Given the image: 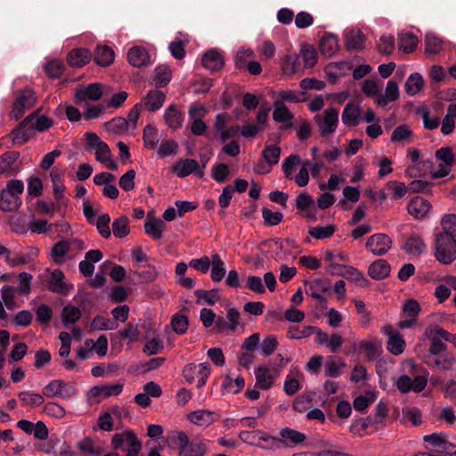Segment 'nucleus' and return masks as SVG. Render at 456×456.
Here are the masks:
<instances>
[{
  "label": "nucleus",
  "instance_id": "f03ea898",
  "mask_svg": "<svg viewBox=\"0 0 456 456\" xmlns=\"http://www.w3.org/2000/svg\"><path fill=\"white\" fill-rule=\"evenodd\" d=\"M24 184L20 180H10L6 187L0 192V208L4 212L18 210L21 205L20 195L23 193Z\"/></svg>",
  "mask_w": 456,
  "mask_h": 456
},
{
  "label": "nucleus",
  "instance_id": "e2e57ef3",
  "mask_svg": "<svg viewBox=\"0 0 456 456\" xmlns=\"http://www.w3.org/2000/svg\"><path fill=\"white\" fill-rule=\"evenodd\" d=\"M454 356L452 354L442 353L440 355H435L434 361L431 365L437 367L438 369L448 370L452 368L454 363Z\"/></svg>",
  "mask_w": 456,
  "mask_h": 456
},
{
  "label": "nucleus",
  "instance_id": "7ed1b4c3",
  "mask_svg": "<svg viewBox=\"0 0 456 456\" xmlns=\"http://www.w3.org/2000/svg\"><path fill=\"white\" fill-rule=\"evenodd\" d=\"M435 257L444 265H450L456 259V240L453 236L442 232L436 234Z\"/></svg>",
  "mask_w": 456,
  "mask_h": 456
},
{
  "label": "nucleus",
  "instance_id": "c9c22d12",
  "mask_svg": "<svg viewBox=\"0 0 456 456\" xmlns=\"http://www.w3.org/2000/svg\"><path fill=\"white\" fill-rule=\"evenodd\" d=\"M360 118V108L357 104L348 102L342 112V122L348 126H356Z\"/></svg>",
  "mask_w": 456,
  "mask_h": 456
},
{
  "label": "nucleus",
  "instance_id": "0e129e2a",
  "mask_svg": "<svg viewBox=\"0 0 456 456\" xmlns=\"http://www.w3.org/2000/svg\"><path fill=\"white\" fill-rule=\"evenodd\" d=\"M281 151V148L276 145H267L262 151V158L265 162L273 167L279 162Z\"/></svg>",
  "mask_w": 456,
  "mask_h": 456
},
{
  "label": "nucleus",
  "instance_id": "39448f33",
  "mask_svg": "<svg viewBox=\"0 0 456 456\" xmlns=\"http://www.w3.org/2000/svg\"><path fill=\"white\" fill-rule=\"evenodd\" d=\"M176 443L179 456H205L208 452V443L204 440H189L184 432L176 433Z\"/></svg>",
  "mask_w": 456,
  "mask_h": 456
},
{
  "label": "nucleus",
  "instance_id": "de8ad7c7",
  "mask_svg": "<svg viewBox=\"0 0 456 456\" xmlns=\"http://www.w3.org/2000/svg\"><path fill=\"white\" fill-rule=\"evenodd\" d=\"M258 444L256 445V447H259L264 450L280 449V442L278 436H272L264 430H261L260 433H258Z\"/></svg>",
  "mask_w": 456,
  "mask_h": 456
},
{
  "label": "nucleus",
  "instance_id": "e433bc0d",
  "mask_svg": "<svg viewBox=\"0 0 456 456\" xmlns=\"http://www.w3.org/2000/svg\"><path fill=\"white\" fill-rule=\"evenodd\" d=\"M18 398L25 407L36 408L45 403L43 395L31 391H21L18 394Z\"/></svg>",
  "mask_w": 456,
  "mask_h": 456
},
{
  "label": "nucleus",
  "instance_id": "13d9d810",
  "mask_svg": "<svg viewBox=\"0 0 456 456\" xmlns=\"http://www.w3.org/2000/svg\"><path fill=\"white\" fill-rule=\"evenodd\" d=\"M27 118H32L33 119L29 122V126L32 131L35 130L38 132H44L48 130L53 126V120L46 116H37V115H29Z\"/></svg>",
  "mask_w": 456,
  "mask_h": 456
},
{
  "label": "nucleus",
  "instance_id": "c756f323",
  "mask_svg": "<svg viewBox=\"0 0 456 456\" xmlns=\"http://www.w3.org/2000/svg\"><path fill=\"white\" fill-rule=\"evenodd\" d=\"M91 60V53L86 48H77L72 50L68 55L67 61L70 66L82 67Z\"/></svg>",
  "mask_w": 456,
  "mask_h": 456
},
{
  "label": "nucleus",
  "instance_id": "6ab92c4d",
  "mask_svg": "<svg viewBox=\"0 0 456 456\" xmlns=\"http://www.w3.org/2000/svg\"><path fill=\"white\" fill-rule=\"evenodd\" d=\"M306 294L318 300L322 305H326L327 298L324 294L330 290L329 283L322 279H315L306 283Z\"/></svg>",
  "mask_w": 456,
  "mask_h": 456
},
{
  "label": "nucleus",
  "instance_id": "79ce46f5",
  "mask_svg": "<svg viewBox=\"0 0 456 456\" xmlns=\"http://www.w3.org/2000/svg\"><path fill=\"white\" fill-rule=\"evenodd\" d=\"M245 386V380L242 376L239 375L235 379H232L231 376L227 375L224 377L222 388L230 394H238L240 393Z\"/></svg>",
  "mask_w": 456,
  "mask_h": 456
},
{
  "label": "nucleus",
  "instance_id": "a19ab883",
  "mask_svg": "<svg viewBox=\"0 0 456 456\" xmlns=\"http://www.w3.org/2000/svg\"><path fill=\"white\" fill-rule=\"evenodd\" d=\"M403 248L408 254L419 256L426 250V244L419 236L412 235L405 240Z\"/></svg>",
  "mask_w": 456,
  "mask_h": 456
},
{
  "label": "nucleus",
  "instance_id": "a878e982",
  "mask_svg": "<svg viewBox=\"0 0 456 456\" xmlns=\"http://www.w3.org/2000/svg\"><path fill=\"white\" fill-rule=\"evenodd\" d=\"M188 419L195 425L208 427L217 419V415L208 410H198L189 413Z\"/></svg>",
  "mask_w": 456,
  "mask_h": 456
},
{
  "label": "nucleus",
  "instance_id": "dca6fc26",
  "mask_svg": "<svg viewBox=\"0 0 456 456\" xmlns=\"http://www.w3.org/2000/svg\"><path fill=\"white\" fill-rule=\"evenodd\" d=\"M35 103L36 97L32 90L25 89L21 91L13 104L12 110L13 118L16 120L20 119L24 115L25 111L32 108Z\"/></svg>",
  "mask_w": 456,
  "mask_h": 456
},
{
  "label": "nucleus",
  "instance_id": "20e7f679",
  "mask_svg": "<svg viewBox=\"0 0 456 456\" xmlns=\"http://www.w3.org/2000/svg\"><path fill=\"white\" fill-rule=\"evenodd\" d=\"M111 444L115 450L125 452L126 456H138L142 450V443L132 430L115 434Z\"/></svg>",
  "mask_w": 456,
  "mask_h": 456
},
{
  "label": "nucleus",
  "instance_id": "49530a36",
  "mask_svg": "<svg viewBox=\"0 0 456 456\" xmlns=\"http://www.w3.org/2000/svg\"><path fill=\"white\" fill-rule=\"evenodd\" d=\"M418 44L417 37L411 32L401 33L399 35L398 46L399 49L404 53H409L413 52Z\"/></svg>",
  "mask_w": 456,
  "mask_h": 456
},
{
  "label": "nucleus",
  "instance_id": "5fc2aeb1",
  "mask_svg": "<svg viewBox=\"0 0 456 456\" xmlns=\"http://www.w3.org/2000/svg\"><path fill=\"white\" fill-rule=\"evenodd\" d=\"M194 295L197 297V303H206L209 305H214L220 298L217 289L204 290L197 289L194 291Z\"/></svg>",
  "mask_w": 456,
  "mask_h": 456
},
{
  "label": "nucleus",
  "instance_id": "6e6552de",
  "mask_svg": "<svg viewBox=\"0 0 456 456\" xmlns=\"http://www.w3.org/2000/svg\"><path fill=\"white\" fill-rule=\"evenodd\" d=\"M425 336L430 341L428 352L431 355H440L446 351L447 346L444 343V340L450 339L451 333L436 326L427 328Z\"/></svg>",
  "mask_w": 456,
  "mask_h": 456
},
{
  "label": "nucleus",
  "instance_id": "ddd939ff",
  "mask_svg": "<svg viewBox=\"0 0 456 456\" xmlns=\"http://www.w3.org/2000/svg\"><path fill=\"white\" fill-rule=\"evenodd\" d=\"M77 392L75 386L61 379H53L50 381L43 389V395L51 398L60 396L69 398Z\"/></svg>",
  "mask_w": 456,
  "mask_h": 456
},
{
  "label": "nucleus",
  "instance_id": "2eb2a0df",
  "mask_svg": "<svg viewBox=\"0 0 456 456\" xmlns=\"http://www.w3.org/2000/svg\"><path fill=\"white\" fill-rule=\"evenodd\" d=\"M365 247L373 255L383 256L391 248L392 240L385 233H375L367 239Z\"/></svg>",
  "mask_w": 456,
  "mask_h": 456
},
{
  "label": "nucleus",
  "instance_id": "5701e85b",
  "mask_svg": "<svg viewBox=\"0 0 456 456\" xmlns=\"http://www.w3.org/2000/svg\"><path fill=\"white\" fill-rule=\"evenodd\" d=\"M165 100L166 94L163 92L158 89H152L150 90L142 99V104L144 105L147 110L155 112L163 106Z\"/></svg>",
  "mask_w": 456,
  "mask_h": 456
},
{
  "label": "nucleus",
  "instance_id": "f8f14e48",
  "mask_svg": "<svg viewBox=\"0 0 456 456\" xmlns=\"http://www.w3.org/2000/svg\"><path fill=\"white\" fill-rule=\"evenodd\" d=\"M49 273L47 281V288L50 291L60 295H67L73 289V285L68 282L65 275L60 269L51 271L46 269Z\"/></svg>",
  "mask_w": 456,
  "mask_h": 456
},
{
  "label": "nucleus",
  "instance_id": "6e6d98bb",
  "mask_svg": "<svg viewBox=\"0 0 456 456\" xmlns=\"http://www.w3.org/2000/svg\"><path fill=\"white\" fill-rule=\"evenodd\" d=\"M423 78L420 74L413 73L406 80L405 92L410 95L417 94L423 87Z\"/></svg>",
  "mask_w": 456,
  "mask_h": 456
},
{
  "label": "nucleus",
  "instance_id": "69168bd1",
  "mask_svg": "<svg viewBox=\"0 0 456 456\" xmlns=\"http://www.w3.org/2000/svg\"><path fill=\"white\" fill-rule=\"evenodd\" d=\"M405 346V340L403 336L398 333L397 335L388 338L387 348L392 354L398 355L403 352Z\"/></svg>",
  "mask_w": 456,
  "mask_h": 456
},
{
  "label": "nucleus",
  "instance_id": "338daca9",
  "mask_svg": "<svg viewBox=\"0 0 456 456\" xmlns=\"http://www.w3.org/2000/svg\"><path fill=\"white\" fill-rule=\"evenodd\" d=\"M300 162H301V159L297 154L289 155V157L284 159L282 165H281V169H282L283 174L287 179H290V180L293 179V175H292L293 170L297 165L300 164Z\"/></svg>",
  "mask_w": 456,
  "mask_h": 456
},
{
  "label": "nucleus",
  "instance_id": "bb28decb",
  "mask_svg": "<svg viewBox=\"0 0 456 456\" xmlns=\"http://www.w3.org/2000/svg\"><path fill=\"white\" fill-rule=\"evenodd\" d=\"M390 272V265L385 259H378L374 261L368 268V274L377 281L387 278Z\"/></svg>",
  "mask_w": 456,
  "mask_h": 456
},
{
  "label": "nucleus",
  "instance_id": "680f3d73",
  "mask_svg": "<svg viewBox=\"0 0 456 456\" xmlns=\"http://www.w3.org/2000/svg\"><path fill=\"white\" fill-rule=\"evenodd\" d=\"M385 187L387 191H391L393 200L403 198L408 191V187L403 183L395 180L387 182Z\"/></svg>",
  "mask_w": 456,
  "mask_h": 456
},
{
  "label": "nucleus",
  "instance_id": "b1692460",
  "mask_svg": "<svg viewBox=\"0 0 456 456\" xmlns=\"http://www.w3.org/2000/svg\"><path fill=\"white\" fill-rule=\"evenodd\" d=\"M32 119V118H26L18 128L12 131L11 136L14 144L21 145L33 136V131L29 126Z\"/></svg>",
  "mask_w": 456,
  "mask_h": 456
},
{
  "label": "nucleus",
  "instance_id": "f3484780",
  "mask_svg": "<svg viewBox=\"0 0 456 456\" xmlns=\"http://www.w3.org/2000/svg\"><path fill=\"white\" fill-rule=\"evenodd\" d=\"M280 449L283 447L294 448L302 444L306 440V436L296 429L290 428H282L279 432Z\"/></svg>",
  "mask_w": 456,
  "mask_h": 456
},
{
  "label": "nucleus",
  "instance_id": "ea45409f",
  "mask_svg": "<svg viewBox=\"0 0 456 456\" xmlns=\"http://www.w3.org/2000/svg\"><path fill=\"white\" fill-rule=\"evenodd\" d=\"M165 228V223L158 218L147 220L144 224V230L146 234L151 236L153 240H159L162 237V233Z\"/></svg>",
  "mask_w": 456,
  "mask_h": 456
},
{
  "label": "nucleus",
  "instance_id": "412c9836",
  "mask_svg": "<svg viewBox=\"0 0 456 456\" xmlns=\"http://www.w3.org/2000/svg\"><path fill=\"white\" fill-rule=\"evenodd\" d=\"M431 208L430 202L419 196L412 198L407 205L408 213L416 219L426 217Z\"/></svg>",
  "mask_w": 456,
  "mask_h": 456
},
{
  "label": "nucleus",
  "instance_id": "8fccbe9b",
  "mask_svg": "<svg viewBox=\"0 0 456 456\" xmlns=\"http://www.w3.org/2000/svg\"><path fill=\"white\" fill-rule=\"evenodd\" d=\"M142 140L146 148L155 149L159 142L158 129L151 125H147L143 129Z\"/></svg>",
  "mask_w": 456,
  "mask_h": 456
},
{
  "label": "nucleus",
  "instance_id": "423d86ee",
  "mask_svg": "<svg viewBox=\"0 0 456 456\" xmlns=\"http://www.w3.org/2000/svg\"><path fill=\"white\" fill-rule=\"evenodd\" d=\"M338 110L328 108L322 113L314 116V120L322 137H328L336 132L338 126Z\"/></svg>",
  "mask_w": 456,
  "mask_h": 456
},
{
  "label": "nucleus",
  "instance_id": "393cba45",
  "mask_svg": "<svg viewBox=\"0 0 456 456\" xmlns=\"http://www.w3.org/2000/svg\"><path fill=\"white\" fill-rule=\"evenodd\" d=\"M202 65L204 68L211 70L216 71L223 68L224 64V60L220 52L216 49H211L205 53L202 57Z\"/></svg>",
  "mask_w": 456,
  "mask_h": 456
},
{
  "label": "nucleus",
  "instance_id": "c03bdc74",
  "mask_svg": "<svg viewBox=\"0 0 456 456\" xmlns=\"http://www.w3.org/2000/svg\"><path fill=\"white\" fill-rule=\"evenodd\" d=\"M273 105V118L276 122L286 123L293 118V114L281 101H275Z\"/></svg>",
  "mask_w": 456,
  "mask_h": 456
},
{
  "label": "nucleus",
  "instance_id": "3c124183",
  "mask_svg": "<svg viewBox=\"0 0 456 456\" xmlns=\"http://www.w3.org/2000/svg\"><path fill=\"white\" fill-rule=\"evenodd\" d=\"M380 348L379 344L376 340H361L358 344V349L360 352H362L365 355V358L369 361L373 360L377 354L379 353V349Z\"/></svg>",
  "mask_w": 456,
  "mask_h": 456
},
{
  "label": "nucleus",
  "instance_id": "2f4dec72",
  "mask_svg": "<svg viewBox=\"0 0 456 456\" xmlns=\"http://www.w3.org/2000/svg\"><path fill=\"white\" fill-rule=\"evenodd\" d=\"M432 166L433 162L430 159L419 161L415 165L407 167L405 169V175L411 178L425 177Z\"/></svg>",
  "mask_w": 456,
  "mask_h": 456
},
{
  "label": "nucleus",
  "instance_id": "864d4df0",
  "mask_svg": "<svg viewBox=\"0 0 456 456\" xmlns=\"http://www.w3.org/2000/svg\"><path fill=\"white\" fill-rule=\"evenodd\" d=\"M106 126L110 132L117 134H122L131 128L130 122L126 121V118L123 117L112 118Z\"/></svg>",
  "mask_w": 456,
  "mask_h": 456
},
{
  "label": "nucleus",
  "instance_id": "0eeeda50",
  "mask_svg": "<svg viewBox=\"0 0 456 456\" xmlns=\"http://www.w3.org/2000/svg\"><path fill=\"white\" fill-rule=\"evenodd\" d=\"M211 373L208 362L188 363L183 369V376L189 384L197 383V387L205 386Z\"/></svg>",
  "mask_w": 456,
  "mask_h": 456
},
{
  "label": "nucleus",
  "instance_id": "9d476101",
  "mask_svg": "<svg viewBox=\"0 0 456 456\" xmlns=\"http://www.w3.org/2000/svg\"><path fill=\"white\" fill-rule=\"evenodd\" d=\"M424 442L435 447L434 450L429 452H436L444 454V456H456V445L447 441V436L444 433H433L425 436Z\"/></svg>",
  "mask_w": 456,
  "mask_h": 456
},
{
  "label": "nucleus",
  "instance_id": "f257e3e1",
  "mask_svg": "<svg viewBox=\"0 0 456 456\" xmlns=\"http://www.w3.org/2000/svg\"><path fill=\"white\" fill-rule=\"evenodd\" d=\"M86 143L85 149L86 151H94L95 159L102 164H104L108 168L115 170L118 166L111 160V151L106 142L95 134L87 132L85 134Z\"/></svg>",
  "mask_w": 456,
  "mask_h": 456
},
{
  "label": "nucleus",
  "instance_id": "1a4fd4ad",
  "mask_svg": "<svg viewBox=\"0 0 456 456\" xmlns=\"http://www.w3.org/2000/svg\"><path fill=\"white\" fill-rule=\"evenodd\" d=\"M123 390V384L102 385L93 387L87 392V400L90 405L100 403L102 400L118 395Z\"/></svg>",
  "mask_w": 456,
  "mask_h": 456
},
{
  "label": "nucleus",
  "instance_id": "aec40b11",
  "mask_svg": "<svg viewBox=\"0 0 456 456\" xmlns=\"http://www.w3.org/2000/svg\"><path fill=\"white\" fill-rule=\"evenodd\" d=\"M17 151H7L0 155V175H14L20 169Z\"/></svg>",
  "mask_w": 456,
  "mask_h": 456
},
{
  "label": "nucleus",
  "instance_id": "bf43d9fd",
  "mask_svg": "<svg viewBox=\"0 0 456 456\" xmlns=\"http://www.w3.org/2000/svg\"><path fill=\"white\" fill-rule=\"evenodd\" d=\"M324 259L329 264L330 269L332 272H338L343 266L342 265L338 264V261H348L347 256L340 251L337 253L332 251H326Z\"/></svg>",
  "mask_w": 456,
  "mask_h": 456
},
{
  "label": "nucleus",
  "instance_id": "a18cd8bd",
  "mask_svg": "<svg viewBox=\"0 0 456 456\" xmlns=\"http://www.w3.org/2000/svg\"><path fill=\"white\" fill-rule=\"evenodd\" d=\"M346 45L349 49H362L364 45V36L358 29H351L346 33Z\"/></svg>",
  "mask_w": 456,
  "mask_h": 456
},
{
  "label": "nucleus",
  "instance_id": "052dcab7",
  "mask_svg": "<svg viewBox=\"0 0 456 456\" xmlns=\"http://www.w3.org/2000/svg\"><path fill=\"white\" fill-rule=\"evenodd\" d=\"M336 232V226L333 224H328L326 226H314L311 227L308 233L316 240H323L330 238Z\"/></svg>",
  "mask_w": 456,
  "mask_h": 456
},
{
  "label": "nucleus",
  "instance_id": "09e8293b",
  "mask_svg": "<svg viewBox=\"0 0 456 456\" xmlns=\"http://www.w3.org/2000/svg\"><path fill=\"white\" fill-rule=\"evenodd\" d=\"M172 72L168 66L159 65L154 70L153 82L156 86H165L171 80Z\"/></svg>",
  "mask_w": 456,
  "mask_h": 456
},
{
  "label": "nucleus",
  "instance_id": "7c9ffc66",
  "mask_svg": "<svg viewBox=\"0 0 456 456\" xmlns=\"http://www.w3.org/2000/svg\"><path fill=\"white\" fill-rule=\"evenodd\" d=\"M164 118L167 126L174 130L180 128L183 121L182 112L175 105H170L166 109Z\"/></svg>",
  "mask_w": 456,
  "mask_h": 456
},
{
  "label": "nucleus",
  "instance_id": "72a5a7b5",
  "mask_svg": "<svg viewBox=\"0 0 456 456\" xmlns=\"http://www.w3.org/2000/svg\"><path fill=\"white\" fill-rule=\"evenodd\" d=\"M337 273L359 286H364L367 281L362 272L350 265H343Z\"/></svg>",
  "mask_w": 456,
  "mask_h": 456
},
{
  "label": "nucleus",
  "instance_id": "4be33fe9",
  "mask_svg": "<svg viewBox=\"0 0 456 456\" xmlns=\"http://www.w3.org/2000/svg\"><path fill=\"white\" fill-rule=\"evenodd\" d=\"M173 172L178 177H185L195 172L199 177H202L204 173L199 170V164L196 160L184 159L176 161L172 167Z\"/></svg>",
  "mask_w": 456,
  "mask_h": 456
},
{
  "label": "nucleus",
  "instance_id": "603ef678",
  "mask_svg": "<svg viewBox=\"0 0 456 456\" xmlns=\"http://www.w3.org/2000/svg\"><path fill=\"white\" fill-rule=\"evenodd\" d=\"M413 133L408 125H401L395 128L391 135V142H411L412 141Z\"/></svg>",
  "mask_w": 456,
  "mask_h": 456
},
{
  "label": "nucleus",
  "instance_id": "774afa93",
  "mask_svg": "<svg viewBox=\"0 0 456 456\" xmlns=\"http://www.w3.org/2000/svg\"><path fill=\"white\" fill-rule=\"evenodd\" d=\"M119 337L122 339H128V342H135L140 338V330L138 325L133 322H128L125 328L118 331Z\"/></svg>",
  "mask_w": 456,
  "mask_h": 456
},
{
  "label": "nucleus",
  "instance_id": "37998d69",
  "mask_svg": "<svg viewBox=\"0 0 456 456\" xmlns=\"http://www.w3.org/2000/svg\"><path fill=\"white\" fill-rule=\"evenodd\" d=\"M211 279L214 282H219L225 275L224 263L218 254L211 256Z\"/></svg>",
  "mask_w": 456,
  "mask_h": 456
},
{
  "label": "nucleus",
  "instance_id": "9b49d317",
  "mask_svg": "<svg viewBox=\"0 0 456 456\" xmlns=\"http://www.w3.org/2000/svg\"><path fill=\"white\" fill-rule=\"evenodd\" d=\"M279 376L280 371L278 369L260 365L255 370V387L261 390H268L273 387Z\"/></svg>",
  "mask_w": 456,
  "mask_h": 456
},
{
  "label": "nucleus",
  "instance_id": "58836bf2",
  "mask_svg": "<svg viewBox=\"0 0 456 456\" xmlns=\"http://www.w3.org/2000/svg\"><path fill=\"white\" fill-rule=\"evenodd\" d=\"M70 249V243L68 240H61L55 243L51 251V256L55 264L61 265L66 261V255Z\"/></svg>",
  "mask_w": 456,
  "mask_h": 456
},
{
  "label": "nucleus",
  "instance_id": "4d7b16f0",
  "mask_svg": "<svg viewBox=\"0 0 456 456\" xmlns=\"http://www.w3.org/2000/svg\"><path fill=\"white\" fill-rule=\"evenodd\" d=\"M128 218L125 216H121L116 218L112 223V232L115 237L123 238L128 235L129 229Z\"/></svg>",
  "mask_w": 456,
  "mask_h": 456
},
{
  "label": "nucleus",
  "instance_id": "4468645a",
  "mask_svg": "<svg viewBox=\"0 0 456 456\" xmlns=\"http://www.w3.org/2000/svg\"><path fill=\"white\" fill-rule=\"evenodd\" d=\"M428 385V376L420 375L414 378L413 380L407 375H402L398 378L395 386L402 394H407L411 391L415 393L422 392Z\"/></svg>",
  "mask_w": 456,
  "mask_h": 456
},
{
  "label": "nucleus",
  "instance_id": "cd10ccee",
  "mask_svg": "<svg viewBox=\"0 0 456 456\" xmlns=\"http://www.w3.org/2000/svg\"><path fill=\"white\" fill-rule=\"evenodd\" d=\"M129 63L134 67H142L150 61L147 50L142 46H134L127 53Z\"/></svg>",
  "mask_w": 456,
  "mask_h": 456
},
{
  "label": "nucleus",
  "instance_id": "f704fd0d",
  "mask_svg": "<svg viewBox=\"0 0 456 456\" xmlns=\"http://www.w3.org/2000/svg\"><path fill=\"white\" fill-rule=\"evenodd\" d=\"M399 98L398 85L394 80H388L386 86L385 94L379 95L377 103L385 106L388 102L396 101Z\"/></svg>",
  "mask_w": 456,
  "mask_h": 456
},
{
  "label": "nucleus",
  "instance_id": "a211bd4d",
  "mask_svg": "<svg viewBox=\"0 0 456 456\" xmlns=\"http://www.w3.org/2000/svg\"><path fill=\"white\" fill-rule=\"evenodd\" d=\"M102 96V86L100 83H92L86 86H81L76 90L75 99L77 103L86 101H98Z\"/></svg>",
  "mask_w": 456,
  "mask_h": 456
},
{
  "label": "nucleus",
  "instance_id": "473e14b6",
  "mask_svg": "<svg viewBox=\"0 0 456 456\" xmlns=\"http://www.w3.org/2000/svg\"><path fill=\"white\" fill-rule=\"evenodd\" d=\"M346 366V362L342 358L330 357L324 365V374L327 377L337 378L342 374Z\"/></svg>",
  "mask_w": 456,
  "mask_h": 456
},
{
  "label": "nucleus",
  "instance_id": "4c0bfd02",
  "mask_svg": "<svg viewBox=\"0 0 456 456\" xmlns=\"http://www.w3.org/2000/svg\"><path fill=\"white\" fill-rule=\"evenodd\" d=\"M94 59L98 65L109 66L114 61V51L109 46H98L94 51Z\"/></svg>",
  "mask_w": 456,
  "mask_h": 456
},
{
  "label": "nucleus",
  "instance_id": "c85d7f7f",
  "mask_svg": "<svg viewBox=\"0 0 456 456\" xmlns=\"http://www.w3.org/2000/svg\"><path fill=\"white\" fill-rule=\"evenodd\" d=\"M338 50V37L326 33L320 41V52L327 57L333 56Z\"/></svg>",
  "mask_w": 456,
  "mask_h": 456
}]
</instances>
